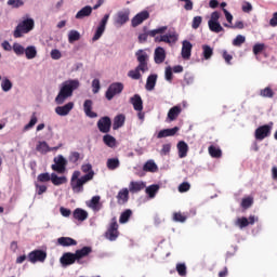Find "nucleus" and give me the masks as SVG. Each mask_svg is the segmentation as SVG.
Here are the masks:
<instances>
[{
    "label": "nucleus",
    "mask_w": 277,
    "mask_h": 277,
    "mask_svg": "<svg viewBox=\"0 0 277 277\" xmlns=\"http://www.w3.org/2000/svg\"><path fill=\"white\" fill-rule=\"evenodd\" d=\"M81 85V82H79V79H69L64 81L61 84L58 94L55 97L56 105H64L70 96H72V92L75 90H79V87Z\"/></svg>",
    "instance_id": "1"
},
{
    "label": "nucleus",
    "mask_w": 277,
    "mask_h": 277,
    "mask_svg": "<svg viewBox=\"0 0 277 277\" xmlns=\"http://www.w3.org/2000/svg\"><path fill=\"white\" fill-rule=\"evenodd\" d=\"M27 259L29 263H32V265H36V263H44V261H47V251L34 250L28 253Z\"/></svg>",
    "instance_id": "11"
},
{
    "label": "nucleus",
    "mask_w": 277,
    "mask_h": 277,
    "mask_svg": "<svg viewBox=\"0 0 277 277\" xmlns=\"http://www.w3.org/2000/svg\"><path fill=\"white\" fill-rule=\"evenodd\" d=\"M108 170H118L120 168V159L109 158L106 162Z\"/></svg>",
    "instance_id": "42"
},
{
    "label": "nucleus",
    "mask_w": 277,
    "mask_h": 277,
    "mask_svg": "<svg viewBox=\"0 0 277 277\" xmlns=\"http://www.w3.org/2000/svg\"><path fill=\"white\" fill-rule=\"evenodd\" d=\"M131 105H133L135 111H142L144 109V102L142 101V96L140 94H135L130 98Z\"/></svg>",
    "instance_id": "25"
},
{
    "label": "nucleus",
    "mask_w": 277,
    "mask_h": 277,
    "mask_svg": "<svg viewBox=\"0 0 277 277\" xmlns=\"http://www.w3.org/2000/svg\"><path fill=\"white\" fill-rule=\"evenodd\" d=\"M66 158L64 156L58 155L54 158V164H52V170L57 172L58 174H64L66 172Z\"/></svg>",
    "instance_id": "15"
},
{
    "label": "nucleus",
    "mask_w": 277,
    "mask_h": 277,
    "mask_svg": "<svg viewBox=\"0 0 277 277\" xmlns=\"http://www.w3.org/2000/svg\"><path fill=\"white\" fill-rule=\"evenodd\" d=\"M103 142L108 148H116V137H114L111 134H105L103 136Z\"/></svg>",
    "instance_id": "38"
},
{
    "label": "nucleus",
    "mask_w": 277,
    "mask_h": 277,
    "mask_svg": "<svg viewBox=\"0 0 277 277\" xmlns=\"http://www.w3.org/2000/svg\"><path fill=\"white\" fill-rule=\"evenodd\" d=\"M36 150L41 155H47V153H51V147L45 141H39Z\"/></svg>",
    "instance_id": "35"
},
{
    "label": "nucleus",
    "mask_w": 277,
    "mask_h": 277,
    "mask_svg": "<svg viewBox=\"0 0 277 277\" xmlns=\"http://www.w3.org/2000/svg\"><path fill=\"white\" fill-rule=\"evenodd\" d=\"M131 215H133V212L128 209L124 212L121 213L120 217H119V223L120 224H127V222H129V219L131 217Z\"/></svg>",
    "instance_id": "48"
},
{
    "label": "nucleus",
    "mask_w": 277,
    "mask_h": 277,
    "mask_svg": "<svg viewBox=\"0 0 277 277\" xmlns=\"http://www.w3.org/2000/svg\"><path fill=\"white\" fill-rule=\"evenodd\" d=\"M124 120H127V117H124V115L122 114L117 115L114 118V122H113L114 131H118V129H121V127H124Z\"/></svg>",
    "instance_id": "33"
},
{
    "label": "nucleus",
    "mask_w": 277,
    "mask_h": 277,
    "mask_svg": "<svg viewBox=\"0 0 277 277\" xmlns=\"http://www.w3.org/2000/svg\"><path fill=\"white\" fill-rule=\"evenodd\" d=\"M192 49H194V45L188 40H184L182 42V51L181 55L183 60H189L192 57Z\"/></svg>",
    "instance_id": "21"
},
{
    "label": "nucleus",
    "mask_w": 277,
    "mask_h": 277,
    "mask_svg": "<svg viewBox=\"0 0 277 277\" xmlns=\"http://www.w3.org/2000/svg\"><path fill=\"white\" fill-rule=\"evenodd\" d=\"M129 188H122L117 195L118 205H127L129 202Z\"/></svg>",
    "instance_id": "27"
},
{
    "label": "nucleus",
    "mask_w": 277,
    "mask_h": 277,
    "mask_svg": "<svg viewBox=\"0 0 277 277\" xmlns=\"http://www.w3.org/2000/svg\"><path fill=\"white\" fill-rule=\"evenodd\" d=\"M12 81L8 78H4L2 79L1 81V89H2V92H10V90H12Z\"/></svg>",
    "instance_id": "51"
},
{
    "label": "nucleus",
    "mask_w": 277,
    "mask_h": 277,
    "mask_svg": "<svg viewBox=\"0 0 277 277\" xmlns=\"http://www.w3.org/2000/svg\"><path fill=\"white\" fill-rule=\"evenodd\" d=\"M141 72H142V68H140V66L137 65L135 69H132L128 72V77H130V79H134V81H137L142 79Z\"/></svg>",
    "instance_id": "39"
},
{
    "label": "nucleus",
    "mask_w": 277,
    "mask_h": 277,
    "mask_svg": "<svg viewBox=\"0 0 277 277\" xmlns=\"http://www.w3.org/2000/svg\"><path fill=\"white\" fill-rule=\"evenodd\" d=\"M90 181H92V175H82L79 180L70 181L74 194L83 193V185H85V183H90Z\"/></svg>",
    "instance_id": "6"
},
{
    "label": "nucleus",
    "mask_w": 277,
    "mask_h": 277,
    "mask_svg": "<svg viewBox=\"0 0 277 277\" xmlns=\"http://www.w3.org/2000/svg\"><path fill=\"white\" fill-rule=\"evenodd\" d=\"M164 79H166V81H169V82L172 81V67H170V66L166 67Z\"/></svg>",
    "instance_id": "64"
},
{
    "label": "nucleus",
    "mask_w": 277,
    "mask_h": 277,
    "mask_svg": "<svg viewBox=\"0 0 277 277\" xmlns=\"http://www.w3.org/2000/svg\"><path fill=\"white\" fill-rule=\"evenodd\" d=\"M37 181H38V183H49V181H51V174H49V173H40L37 176Z\"/></svg>",
    "instance_id": "57"
},
{
    "label": "nucleus",
    "mask_w": 277,
    "mask_h": 277,
    "mask_svg": "<svg viewBox=\"0 0 277 277\" xmlns=\"http://www.w3.org/2000/svg\"><path fill=\"white\" fill-rule=\"evenodd\" d=\"M144 172H157L159 170V167H157V163H155V160H148L143 166Z\"/></svg>",
    "instance_id": "37"
},
{
    "label": "nucleus",
    "mask_w": 277,
    "mask_h": 277,
    "mask_svg": "<svg viewBox=\"0 0 277 277\" xmlns=\"http://www.w3.org/2000/svg\"><path fill=\"white\" fill-rule=\"evenodd\" d=\"M157 192H159V185L153 184L150 186H147L145 189V193L149 198H155L157 196Z\"/></svg>",
    "instance_id": "43"
},
{
    "label": "nucleus",
    "mask_w": 277,
    "mask_h": 277,
    "mask_svg": "<svg viewBox=\"0 0 277 277\" xmlns=\"http://www.w3.org/2000/svg\"><path fill=\"white\" fill-rule=\"evenodd\" d=\"M157 74H151L147 77L145 84V90H147V92H153V90H155V85H157Z\"/></svg>",
    "instance_id": "28"
},
{
    "label": "nucleus",
    "mask_w": 277,
    "mask_h": 277,
    "mask_svg": "<svg viewBox=\"0 0 277 277\" xmlns=\"http://www.w3.org/2000/svg\"><path fill=\"white\" fill-rule=\"evenodd\" d=\"M246 42V36L243 35H237L236 38L233 40L234 47H241Z\"/></svg>",
    "instance_id": "55"
},
{
    "label": "nucleus",
    "mask_w": 277,
    "mask_h": 277,
    "mask_svg": "<svg viewBox=\"0 0 277 277\" xmlns=\"http://www.w3.org/2000/svg\"><path fill=\"white\" fill-rule=\"evenodd\" d=\"M34 27H36V22L34 21V18L31 17L24 18L15 27L13 36L14 38H23L25 34H29V31H34Z\"/></svg>",
    "instance_id": "2"
},
{
    "label": "nucleus",
    "mask_w": 277,
    "mask_h": 277,
    "mask_svg": "<svg viewBox=\"0 0 277 277\" xmlns=\"http://www.w3.org/2000/svg\"><path fill=\"white\" fill-rule=\"evenodd\" d=\"M60 263L63 267H68V265H75L77 263V258L75 253L66 252L61 256Z\"/></svg>",
    "instance_id": "18"
},
{
    "label": "nucleus",
    "mask_w": 277,
    "mask_h": 277,
    "mask_svg": "<svg viewBox=\"0 0 277 277\" xmlns=\"http://www.w3.org/2000/svg\"><path fill=\"white\" fill-rule=\"evenodd\" d=\"M155 42H166V44H176L179 42V32L176 29H169L168 32L157 34Z\"/></svg>",
    "instance_id": "3"
},
{
    "label": "nucleus",
    "mask_w": 277,
    "mask_h": 277,
    "mask_svg": "<svg viewBox=\"0 0 277 277\" xmlns=\"http://www.w3.org/2000/svg\"><path fill=\"white\" fill-rule=\"evenodd\" d=\"M136 60L138 62V68L142 69V72H148V53H146L144 50H138L135 53Z\"/></svg>",
    "instance_id": "12"
},
{
    "label": "nucleus",
    "mask_w": 277,
    "mask_h": 277,
    "mask_svg": "<svg viewBox=\"0 0 277 277\" xmlns=\"http://www.w3.org/2000/svg\"><path fill=\"white\" fill-rule=\"evenodd\" d=\"M92 105H94L92 100H85L83 103V111L88 118H97L98 115L92 111Z\"/></svg>",
    "instance_id": "26"
},
{
    "label": "nucleus",
    "mask_w": 277,
    "mask_h": 277,
    "mask_svg": "<svg viewBox=\"0 0 277 277\" xmlns=\"http://www.w3.org/2000/svg\"><path fill=\"white\" fill-rule=\"evenodd\" d=\"M81 155L78 151H71L69 155V161L71 163H77V161H79Z\"/></svg>",
    "instance_id": "61"
},
{
    "label": "nucleus",
    "mask_w": 277,
    "mask_h": 277,
    "mask_svg": "<svg viewBox=\"0 0 277 277\" xmlns=\"http://www.w3.org/2000/svg\"><path fill=\"white\" fill-rule=\"evenodd\" d=\"M170 150H172V145L170 143L163 144L162 148L160 150V155L162 157H166V156L170 155Z\"/></svg>",
    "instance_id": "58"
},
{
    "label": "nucleus",
    "mask_w": 277,
    "mask_h": 277,
    "mask_svg": "<svg viewBox=\"0 0 277 277\" xmlns=\"http://www.w3.org/2000/svg\"><path fill=\"white\" fill-rule=\"evenodd\" d=\"M92 14V6L85 5L80 11L77 12L76 18L78 21H81L82 18H85L87 16H90Z\"/></svg>",
    "instance_id": "34"
},
{
    "label": "nucleus",
    "mask_w": 277,
    "mask_h": 277,
    "mask_svg": "<svg viewBox=\"0 0 277 277\" xmlns=\"http://www.w3.org/2000/svg\"><path fill=\"white\" fill-rule=\"evenodd\" d=\"M180 115H181V106H174V107L170 108V110L168 113L169 122H174V119L179 118Z\"/></svg>",
    "instance_id": "36"
},
{
    "label": "nucleus",
    "mask_w": 277,
    "mask_h": 277,
    "mask_svg": "<svg viewBox=\"0 0 277 277\" xmlns=\"http://www.w3.org/2000/svg\"><path fill=\"white\" fill-rule=\"evenodd\" d=\"M50 181H52L53 185L58 186L64 185V183H67L68 180L66 179V176H57L55 173H52Z\"/></svg>",
    "instance_id": "41"
},
{
    "label": "nucleus",
    "mask_w": 277,
    "mask_h": 277,
    "mask_svg": "<svg viewBox=\"0 0 277 277\" xmlns=\"http://www.w3.org/2000/svg\"><path fill=\"white\" fill-rule=\"evenodd\" d=\"M74 108H75V103L68 102L63 106H57L55 108V114H57V116H68V114H70V111H72Z\"/></svg>",
    "instance_id": "20"
},
{
    "label": "nucleus",
    "mask_w": 277,
    "mask_h": 277,
    "mask_svg": "<svg viewBox=\"0 0 277 277\" xmlns=\"http://www.w3.org/2000/svg\"><path fill=\"white\" fill-rule=\"evenodd\" d=\"M97 129L101 133H109L111 131V119L109 117H102L97 121Z\"/></svg>",
    "instance_id": "16"
},
{
    "label": "nucleus",
    "mask_w": 277,
    "mask_h": 277,
    "mask_svg": "<svg viewBox=\"0 0 277 277\" xmlns=\"http://www.w3.org/2000/svg\"><path fill=\"white\" fill-rule=\"evenodd\" d=\"M179 131H180L179 127L160 130L157 134V138L162 140V137H174V135H176Z\"/></svg>",
    "instance_id": "22"
},
{
    "label": "nucleus",
    "mask_w": 277,
    "mask_h": 277,
    "mask_svg": "<svg viewBox=\"0 0 277 277\" xmlns=\"http://www.w3.org/2000/svg\"><path fill=\"white\" fill-rule=\"evenodd\" d=\"M227 29H243L246 25L241 21H236L235 24H223Z\"/></svg>",
    "instance_id": "52"
},
{
    "label": "nucleus",
    "mask_w": 277,
    "mask_h": 277,
    "mask_svg": "<svg viewBox=\"0 0 277 277\" xmlns=\"http://www.w3.org/2000/svg\"><path fill=\"white\" fill-rule=\"evenodd\" d=\"M122 90H124V84L122 82H113L106 90V93H105L106 100L113 101L114 96H118V94H122Z\"/></svg>",
    "instance_id": "8"
},
{
    "label": "nucleus",
    "mask_w": 277,
    "mask_h": 277,
    "mask_svg": "<svg viewBox=\"0 0 277 277\" xmlns=\"http://www.w3.org/2000/svg\"><path fill=\"white\" fill-rule=\"evenodd\" d=\"M50 55L52 60H62V52L57 49H53Z\"/></svg>",
    "instance_id": "63"
},
{
    "label": "nucleus",
    "mask_w": 277,
    "mask_h": 277,
    "mask_svg": "<svg viewBox=\"0 0 277 277\" xmlns=\"http://www.w3.org/2000/svg\"><path fill=\"white\" fill-rule=\"evenodd\" d=\"M166 31H168V26H160L156 29H151L147 32H143L138 35V42L143 43L146 42V40H148V36H150V38H157V34H166Z\"/></svg>",
    "instance_id": "10"
},
{
    "label": "nucleus",
    "mask_w": 277,
    "mask_h": 277,
    "mask_svg": "<svg viewBox=\"0 0 277 277\" xmlns=\"http://www.w3.org/2000/svg\"><path fill=\"white\" fill-rule=\"evenodd\" d=\"M85 205L95 213H98V211L103 209V203H101V196H93L90 200L85 201Z\"/></svg>",
    "instance_id": "17"
},
{
    "label": "nucleus",
    "mask_w": 277,
    "mask_h": 277,
    "mask_svg": "<svg viewBox=\"0 0 277 277\" xmlns=\"http://www.w3.org/2000/svg\"><path fill=\"white\" fill-rule=\"evenodd\" d=\"M260 96H262L263 98H274V91L272 90V88L266 87L265 89H262L260 91Z\"/></svg>",
    "instance_id": "49"
},
{
    "label": "nucleus",
    "mask_w": 277,
    "mask_h": 277,
    "mask_svg": "<svg viewBox=\"0 0 277 277\" xmlns=\"http://www.w3.org/2000/svg\"><path fill=\"white\" fill-rule=\"evenodd\" d=\"M177 150L180 159H185V157H187V153L189 151V145H187L185 141H180L177 143Z\"/></svg>",
    "instance_id": "29"
},
{
    "label": "nucleus",
    "mask_w": 277,
    "mask_h": 277,
    "mask_svg": "<svg viewBox=\"0 0 277 277\" xmlns=\"http://www.w3.org/2000/svg\"><path fill=\"white\" fill-rule=\"evenodd\" d=\"M220 12L214 11L211 13L210 19L208 21V27L213 34H220L224 31V27L222 24H220Z\"/></svg>",
    "instance_id": "4"
},
{
    "label": "nucleus",
    "mask_w": 277,
    "mask_h": 277,
    "mask_svg": "<svg viewBox=\"0 0 277 277\" xmlns=\"http://www.w3.org/2000/svg\"><path fill=\"white\" fill-rule=\"evenodd\" d=\"M74 219L78 220V222H85V220H88V211L81 209V208H77L74 210L72 212Z\"/></svg>",
    "instance_id": "31"
},
{
    "label": "nucleus",
    "mask_w": 277,
    "mask_h": 277,
    "mask_svg": "<svg viewBox=\"0 0 277 277\" xmlns=\"http://www.w3.org/2000/svg\"><path fill=\"white\" fill-rule=\"evenodd\" d=\"M236 226H239L240 228H246V226H249L248 219L247 217L237 219Z\"/></svg>",
    "instance_id": "59"
},
{
    "label": "nucleus",
    "mask_w": 277,
    "mask_h": 277,
    "mask_svg": "<svg viewBox=\"0 0 277 277\" xmlns=\"http://www.w3.org/2000/svg\"><path fill=\"white\" fill-rule=\"evenodd\" d=\"M119 236L120 232H118V221L116 220V217H113L105 233V238L108 239V241H116Z\"/></svg>",
    "instance_id": "7"
},
{
    "label": "nucleus",
    "mask_w": 277,
    "mask_h": 277,
    "mask_svg": "<svg viewBox=\"0 0 277 277\" xmlns=\"http://www.w3.org/2000/svg\"><path fill=\"white\" fill-rule=\"evenodd\" d=\"M200 25H202V16H195L193 18V24H192L193 29H198Z\"/></svg>",
    "instance_id": "60"
},
{
    "label": "nucleus",
    "mask_w": 277,
    "mask_h": 277,
    "mask_svg": "<svg viewBox=\"0 0 277 277\" xmlns=\"http://www.w3.org/2000/svg\"><path fill=\"white\" fill-rule=\"evenodd\" d=\"M74 254L76 256V263H78V265H83L88 263L87 261H83V259L92 254V247H83L81 249H78Z\"/></svg>",
    "instance_id": "13"
},
{
    "label": "nucleus",
    "mask_w": 277,
    "mask_h": 277,
    "mask_svg": "<svg viewBox=\"0 0 277 277\" xmlns=\"http://www.w3.org/2000/svg\"><path fill=\"white\" fill-rule=\"evenodd\" d=\"M108 21H109V14H105L103 16V18L101 19V22L98 23L96 29H95V34L92 38L93 42H96L97 40H101V38L105 34V29H107Z\"/></svg>",
    "instance_id": "9"
},
{
    "label": "nucleus",
    "mask_w": 277,
    "mask_h": 277,
    "mask_svg": "<svg viewBox=\"0 0 277 277\" xmlns=\"http://www.w3.org/2000/svg\"><path fill=\"white\" fill-rule=\"evenodd\" d=\"M130 14L131 11L129 9L119 11L115 16V27H122V25H127V23H129Z\"/></svg>",
    "instance_id": "14"
},
{
    "label": "nucleus",
    "mask_w": 277,
    "mask_h": 277,
    "mask_svg": "<svg viewBox=\"0 0 277 277\" xmlns=\"http://www.w3.org/2000/svg\"><path fill=\"white\" fill-rule=\"evenodd\" d=\"M25 47H23V44L18 43V42H14L13 43V52L15 53V55H17L18 57L25 55Z\"/></svg>",
    "instance_id": "46"
},
{
    "label": "nucleus",
    "mask_w": 277,
    "mask_h": 277,
    "mask_svg": "<svg viewBox=\"0 0 277 277\" xmlns=\"http://www.w3.org/2000/svg\"><path fill=\"white\" fill-rule=\"evenodd\" d=\"M154 62L155 64H163L166 62V49L158 47L154 51Z\"/></svg>",
    "instance_id": "23"
},
{
    "label": "nucleus",
    "mask_w": 277,
    "mask_h": 277,
    "mask_svg": "<svg viewBox=\"0 0 277 277\" xmlns=\"http://www.w3.org/2000/svg\"><path fill=\"white\" fill-rule=\"evenodd\" d=\"M38 123V117H36V113H34L30 117V121L24 127V131H29V129H34Z\"/></svg>",
    "instance_id": "50"
},
{
    "label": "nucleus",
    "mask_w": 277,
    "mask_h": 277,
    "mask_svg": "<svg viewBox=\"0 0 277 277\" xmlns=\"http://www.w3.org/2000/svg\"><path fill=\"white\" fill-rule=\"evenodd\" d=\"M24 55L26 60H36V57H38V48H36V45L26 47Z\"/></svg>",
    "instance_id": "30"
},
{
    "label": "nucleus",
    "mask_w": 277,
    "mask_h": 277,
    "mask_svg": "<svg viewBox=\"0 0 277 277\" xmlns=\"http://www.w3.org/2000/svg\"><path fill=\"white\" fill-rule=\"evenodd\" d=\"M176 272L179 276H187V266L185 265V263L176 264Z\"/></svg>",
    "instance_id": "54"
},
{
    "label": "nucleus",
    "mask_w": 277,
    "mask_h": 277,
    "mask_svg": "<svg viewBox=\"0 0 277 277\" xmlns=\"http://www.w3.org/2000/svg\"><path fill=\"white\" fill-rule=\"evenodd\" d=\"M202 55L205 57V60H211V57L213 56V48H211L208 44L202 45Z\"/></svg>",
    "instance_id": "47"
},
{
    "label": "nucleus",
    "mask_w": 277,
    "mask_h": 277,
    "mask_svg": "<svg viewBox=\"0 0 277 277\" xmlns=\"http://www.w3.org/2000/svg\"><path fill=\"white\" fill-rule=\"evenodd\" d=\"M6 4L11 8L17 9L23 8V5H25V2H23V0H8Z\"/></svg>",
    "instance_id": "56"
},
{
    "label": "nucleus",
    "mask_w": 277,
    "mask_h": 277,
    "mask_svg": "<svg viewBox=\"0 0 277 277\" xmlns=\"http://www.w3.org/2000/svg\"><path fill=\"white\" fill-rule=\"evenodd\" d=\"M272 129H274V122H268L267 124L260 126L258 129H255L254 137L259 142H263L265 137H269L272 135Z\"/></svg>",
    "instance_id": "5"
},
{
    "label": "nucleus",
    "mask_w": 277,
    "mask_h": 277,
    "mask_svg": "<svg viewBox=\"0 0 277 277\" xmlns=\"http://www.w3.org/2000/svg\"><path fill=\"white\" fill-rule=\"evenodd\" d=\"M148 18H150V13H148V11L137 13L131 21L132 27H138V25H142L144 21H148Z\"/></svg>",
    "instance_id": "19"
},
{
    "label": "nucleus",
    "mask_w": 277,
    "mask_h": 277,
    "mask_svg": "<svg viewBox=\"0 0 277 277\" xmlns=\"http://www.w3.org/2000/svg\"><path fill=\"white\" fill-rule=\"evenodd\" d=\"M57 245L62 246L63 248H70V246H77V240L70 237H60L57 239Z\"/></svg>",
    "instance_id": "32"
},
{
    "label": "nucleus",
    "mask_w": 277,
    "mask_h": 277,
    "mask_svg": "<svg viewBox=\"0 0 277 277\" xmlns=\"http://www.w3.org/2000/svg\"><path fill=\"white\" fill-rule=\"evenodd\" d=\"M192 186L189 185V183H187V182H183L182 184H180V186H179V192H180V194H185V192H189V188H190Z\"/></svg>",
    "instance_id": "62"
},
{
    "label": "nucleus",
    "mask_w": 277,
    "mask_h": 277,
    "mask_svg": "<svg viewBox=\"0 0 277 277\" xmlns=\"http://www.w3.org/2000/svg\"><path fill=\"white\" fill-rule=\"evenodd\" d=\"M91 87L93 94H98L101 92V80L98 78L93 79Z\"/></svg>",
    "instance_id": "53"
},
{
    "label": "nucleus",
    "mask_w": 277,
    "mask_h": 277,
    "mask_svg": "<svg viewBox=\"0 0 277 277\" xmlns=\"http://www.w3.org/2000/svg\"><path fill=\"white\" fill-rule=\"evenodd\" d=\"M81 171L84 173V176L91 175V181L94 179V170L92 169L91 163H84L81 166Z\"/></svg>",
    "instance_id": "44"
},
{
    "label": "nucleus",
    "mask_w": 277,
    "mask_h": 277,
    "mask_svg": "<svg viewBox=\"0 0 277 277\" xmlns=\"http://www.w3.org/2000/svg\"><path fill=\"white\" fill-rule=\"evenodd\" d=\"M142 189H146V182L144 181H132L129 184V190L131 194H137L138 192H142Z\"/></svg>",
    "instance_id": "24"
},
{
    "label": "nucleus",
    "mask_w": 277,
    "mask_h": 277,
    "mask_svg": "<svg viewBox=\"0 0 277 277\" xmlns=\"http://www.w3.org/2000/svg\"><path fill=\"white\" fill-rule=\"evenodd\" d=\"M208 153L214 159H220V157H222V149H220V147H215L214 145L208 147Z\"/></svg>",
    "instance_id": "40"
},
{
    "label": "nucleus",
    "mask_w": 277,
    "mask_h": 277,
    "mask_svg": "<svg viewBox=\"0 0 277 277\" xmlns=\"http://www.w3.org/2000/svg\"><path fill=\"white\" fill-rule=\"evenodd\" d=\"M77 40H81V34L78 30H70L68 32L69 44H72V42H77Z\"/></svg>",
    "instance_id": "45"
}]
</instances>
